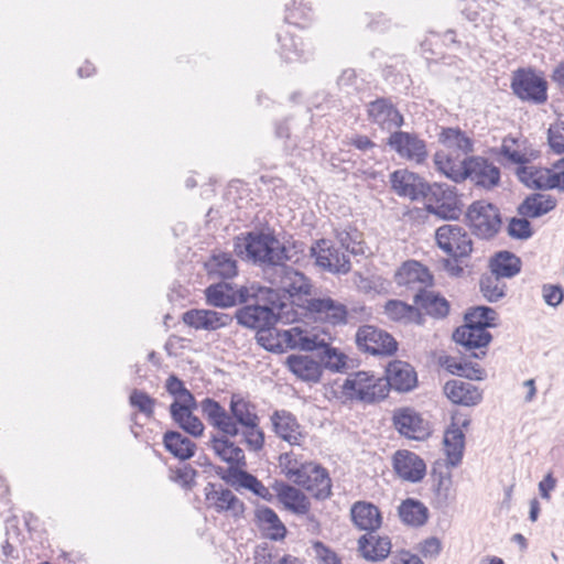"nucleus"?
I'll use <instances>...</instances> for the list:
<instances>
[{
    "label": "nucleus",
    "instance_id": "obj_42",
    "mask_svg": "<svg viewBox=\"0 0 564 564\" xmlns=\"http://www.w3.org/2000/svg\"><path fill=\"white\" fill-rule=\"evenodd\" d=\"M438 141L449 150L468 154L474 152V141L460 128H442L438 134Z\"/></svg>",
    "mask_w": 564,
    "mask_h": 564
},
{
    "label": "nucleus",
    "instance_id": "obj_50",
    "mask_svg": "<svg viewBox=\"0 0 564 564\" xmlns=\"http://www.w3.org/2000/svg\"><path fill=\"white\" fill-rule=\"evenodd\" d=\"M335 236L339 242V248L344 252L352 256L365 254V242L361 239V234L356 228L349 227V229L336 230Z\"/></svg>",
    "mask_w": 564,
    "mask_h": 564
},
{
    "label": "nucleus",
    "instance_id": "obj_25",
    "mask_svg": "<svg viewBox=\"0 0 564 564\" xmlns=\"http://www.w3.org/2000/svg\"><path fill=\"white\" fill-rule=\"evenodd\" d=\"M254 522L264 536L271 541H282L288 534L286 527L280 520L278 513L270 507H257Z\"/></svg>",
    "mask_w": 564,
    "mask_h": 564
},
{
    "label": "nucleus",
    "instance_id": "obj_29",
    "mask_svg": "<svg viewBox=\"0 0 564 564\" xmlns=\"http://www.w3.org/2000/svg\"><path fill=\"white\" fill-rule=\"evenodd\" d=\"M394 281L398 285L412 288L420 283L424 286L433 285L434 278L427 267L415 260L405 261L395 272Z\"/></svg>",
    "mask_w": 564,
    "mask_h": 564
},
{
    "label": "nucleus",
    "instance_id": "obj_2",
    "mask_svg": "<svg viewBox=\"0 0 564 564\" xmlns=\"http://www.w3.org/2000/svg\"><path fill=\"white\" fill-rule=\"evenodd\" d=\"M234 252L241 260L265 269H278L291 260L289 250L273 231L250 230L234 239Z\"/></svg>",
    "mask_w": 564,
    "mask_h": 564
},
{
    "label": "nucleus",
    "instance_id": "obj_45",
    "mask_svg": "<svg viewBox=\"0 0 564 564\" xmlns=\"http://www.w3.org/2000/svg\"><path fill=\"white\" fill-rule=\"evenodd\" d=\"M384 313L394 322H414L419 325L423 323V316L416 306L399 300H389L384 305Z\"/></svg>",
    "mask_w": 564,
    "mask_h": 564
},
{
    "label": "nucleus",
    "instance_id": "obj_58",
    "mask_svg": "<svg viewBox=\"0 0 564 564\" xmlns=\"http://www.w3.org/2000/svg\"><path fill=\"white\" fill-rule=\"evenodd\" d=\"M547 143L554 154H564V122L556 121L547 129Z\"/></svg>",
    "mask_w": 564,
    "mask_h": 564
},
{
    "label": "nucleus",
    "instance_id": "obj_59",
    "mask_svg": "<svg viewBox=\"0 0 564 564\" xmlns=\"http://www.w3.org/2000/svg\"><path fill=\"white\" fill-rule=\"evenodd\" d=\"M198 404L194 397V394L189 391L187 395L183 397L181 400H174L169 408L170 415H183V414H194V411L197 409Z\"/></svg>",
    "mask_w": 564,
    "mask_h": 564
},
{
    "label": "nucleus",
    "instance_id": "obj_7",
    "mask_svg": "<svg viewBox=\"0 0 564 564\" xmlns=\"http://www.w3.org/2000/svg\"><path fill=\"white\" fill-rule=\"evenodd\" d=\"M383 379L367 371L350 373L341 386L343 394L351 400L375 403L386 399Z\"/></svg>",
    "mask_w": 564,
    "mask_h": 564
},
{
    "label": "nucleus",
    "instance_id": "obj_22",
    "mask_svg": "<svg viewBox=\"0 0 564 564\" xmlns=\"http://www.w3.org/2000/svg\"><path fill=\"white\" fill-rule=\"evenodd\" d=\"M271 488L276 492V498L285 509L295 514H306L311 509L308 498L300 489L283 480H274Z\"/></svg>",
    "mask_w": 564,
    "mask_h": 564
},
{
    "label": "nucleus",
    "instance_id": "obj_44",
    "mask_svg": "<svg viewBox=\"0 0 564 564\" xmlns=\"http://www.w3.org/2000/svg\"><path fill=\"white\" fill-rule=\"evenodd\" d=\"M280 55L285 62L307 61L311 52L304 48L300 37L290 33L279 34Z\"/></svg>",
    "mask_w": 564,
    "mask_h": 564
},
{
    "label": "nucleus",
    "instance_id": "obj_24",
    "mask_svg": "<svg viewBox=\"0 0 564 564\" xmlns=\"http://www.w3.org/2000/svg\"><path fill=\"white\" fill-rule=\"evenodd\" d=\"M307 311L318 315L332 325H341L348 322L346 305L330 297H315L307 301Z\"/></svg>",
    "mask_w": 564,
    "mask_h": 564
},
{
    "label": "nucleus",
    "instance_id": "obj_37",
    "mask_svg": "<svg viewBox=\"0 0 564 564\" xmlns=\"http://www.w3.org/2000/svg\"><path fill=\"white\" fill-rule=\"evenodd\" d=\"M456 417H453L452 424L444 433V447L447 456V464L456 467L462 463L464 448H465V434L462 429L455 423Z\"/></svg>",
    "mask_w": 564,
    "mask_h": 564
},
{
    "label": "nucleus",
    "instance_id": "obj_17",
    "mask_svg": "<svg viewBox=\"0 0 564 564\" xmlns=\"http://www.w3.org/2000/svg\"><path fill=\"white\" fill-rule=\"evenodd\" d=\"M392 421L395 430L408 438L423 441L431 434L429 423L411 408L397 409Z\"/></svg>",
    "mask_w": 564,
    "mask_h": 564
},
{
    "label": "nucleus",
    "instance_id": "obj_62",
    "mask_svg": "<svg viewBox=\"0 0 564 564\" xmlns=\"http://www.w3.org/2000/svg\"><path fill=\"white\" fill-rule=\"evenodd\" d=\"M228 468L225 474L221 475V479L229 486L237 490L241 488L243 480L246 479L249 471L245 470L246 465L228 464Z\"/></svg>",
    "mask_w": 564,
    "mask_h": 564
},
{
    "label": "nucleus",
    "instance_id": "obj_8",
    "mask_svg": "<svg viewBox=\"0 0 564 564\" xmlns=\"http://www.w3.org/2000/svg\"><path fill=\"white\" fill-rule=\"evenodd\" d=\"M310 256L315 264L334 274H347L351 270L349 257L329 239H318L310 248Z\"/></svg>",
    "mask_w": 564,
    "mask_h": 564
},
{
    "label": "nucleus",
    "instance_id": "obj_32",
    "mask_svg": "<svg viewBox=\"0 0 564 564\" xmlns=\"http://www.w3.org/2000/svg\"><path fill=\"white\" fill-rule=\"evenodd\" d=\"M453 340L467 350H473L487 347L492 340V335L487 329L465 322L454 330Z\"/></svg>",
    "mask_w": 564,
    "mask_h": 564
},
{
    "label": "nucleus",
    "instance_id": "obj_18",
    "mask_svg": "<svg viewBox=\"0 0 564 564\" xmlns=\"http://www.w3.org/2000/svg\"><path fill=\"white\" fill-rule=\"evenodd\" d=\"M300 477L297 486L310 491L314 498L325 500L332 495V480L326 468L321 464L307 463L305 474Z\"/></svg>",
    "mask_w": 564,
    "mask_h": 564
},
{
    "label": "nucleus",
    "instance_id": "obj_61",
    "mask_svg": "<svg viewBox=\"0 0 564 564\" xmlns=\"http://www.w3.org/2000/svg\"><path fill=\"white\" fill-rule=\"evenodd\" d=\"M242 437L251 451L259 452L264 446V432L260 429L259 424H257V427H243Z\"/></svg>",
    "mask_w": 564,
    "mask_h": 564
},
{
    "label": "nucleus",
    "instance_id": "obj_31",
    "mask_svg": "<svg viewBox=\"0 0 564 564\" xmlns=\"http://www.w3.org/2000/svg\"><path fill=\"white\" fill-rule=\"evenodd\" d=\"M285 365L302 381L312 383L321 381L323 375L322 365L308 356L290 355L285 360Z\"/></svg>",
    "mask_w": 564,
    "mask_h": 564
},
{
    "label": "nucleus",
    "instance_id": "obj_16",
    "mask_svg": "<svg viewBox=\"0 0 564 564\" xmlns=\"http://www.w3.org/2000/svg\"><path fill=\"white\" fill-rule=\"evenodd\" d=\"M555 169L539 166H518L516 175L518 180L528 188L536 191L557 189L562 192L558 173Z\"/></svg>",
    "mask_w": 564,
    "mask_h": 564
},
{
    "label": "nucleus",
    "instance_id": "obj_46",
    "mask_svg": "<svg viewBox=\"0 0 564 564\" xmlns=\"http://www.w3.org/2000/svg\"><path fill=\"white\" fill-rule=\"evenodd\" d=\"M434 163L438 171L455 183H460L467 180V158L457 164L448 155L442 152H436L434 155Z\"/></svg>",
    "mask_w": 564,
    "mask_h": 564
},
{
    "label": "nucleus",
    "instance_id": "obj_20",
    "mask_svg": "<svg viewBox=\"0 0 564 564\" xmlns=\"http://www.w3.org/2000/svg\"><path fill=\"white\" fill-rule=\"evenodd\" d=\"M390 183L392 189L399 196L409 197L412 200H416L420 197L423 198L425 187L429 186V183L419 174L409 172L408 170H398L391 173Z\"/></svg>",
    "mask_w": 564,
    "mask_h": 564
},
{
    "label": "nucleus",
    "instance_id": "obj_53",
    "mask_svg": "<svg viewBox=\"0 0 564 564\" xmlns=\"http://www.w3.org/2000/svg\"><path fill=\"white\" fill-rule=\"evenodd\" d=\"M307 463L308 462L300 460L292 452L282 453L279 456V465L282 474L294 484H297L300 477H303L302 474H305Z\"/></svg>",
    "mask_w": 564,
    "mask_h": 564
},
{
    "label": "nucleus",
    "instance_id": "obj_14",
    "mask_svg": "<svg viewBox=\"0 0 564 564\" xmlns=\"http://www.w3.org/2000/svg\"><path fill=\"white\" fill-rule=\"evenodd\" d=\"M501 172L487 158L467 156V180L476 187L490 191L500 184Z\"/></svg>",
    "mask_w": 564,
    "mask_h": 564
},
{
    "label": "nucleus",
    "instance_id": "obj_41",
    "mask_svg": "<svg viewBox=\"0 0 564 564\" xmlns=\"http://www.w3.org/2000/svg\"><path fill=\"white\" fill-rule=\"evenodd\" d=\"M398 512L403 523L414 528L422 527L429 519V509L423 502L414 498L403 500Z\"/></svg>",
    "mask_w": 564,
    "mask_h": 564
},
{
    "label": "nucleus",
    "instance_id": "obj_60",
    "mask_svg": "<svg viewBox=\"0 0 564 564\" xmlns=\"http://www.w3.org/2000/svg\"><path fill=\"white\" fill-rule=\"evenodd\" d=\"M241 488L251 491L253 495L268 502L273 501L274 496L270 492L269 488H267L254 475L250 473H248Z\"/></svg>",
    "mask_w": 564,
    "mask_h": 564
},
{
    "label": "nucleus",
    "instance_id": "obj_36",
    "mask_svg": "<svg viewBox=\"0 0 564 564\" xmlns=\"http://www.w3.org/2000/svg\"><path fill=\"white\" fill-rule=\"evenodd\" d=\"M163 446L174 458L182 462L192 458L196 453V444L175 430H169L163 434Z\"/></svg>",
    "mask_w": 564,
    "mask_h": 564
},
{
    "label": "nucleus",
    "instance_id": "obj_63",
    "mask_svg": "<svg viewBox=\"0 0 564 564\" xmlns=\"http://www.w3.org/2000/svg\"><path fill=\"white\" fill-rule=\"evenodd\" d=\"M542 296L549 306L556 307L564 300V289L560 284H543Z\"/></svg>",
    "mask_w": 564,
    "mask_h": 564
},
{
    "label": "nucleus",
    "instance_id": "obj_40",
    "mask_svg": "<svg viewBox=\"0 0 564 564\" xmlns=\"http://www.w3.org/2000/svg\"><path fill=\"white\" fill-rule=\"evenodd\" d=\"M490 272L502 278L510 279L521 271V260L511 251H498L489 260Z\"/></svg>",
    "mask_w": 564,
    "mask_h": 564
},
{
    "label": "nucleus",
    "instance_id": "obj_5",
    "mask_svg": "<svg viewBox=\"0 0 564 564\" xmlns=\"http://www.w3.org/2000/svg\"><path fill=\"white\" fill-rule=\"evenodd\" d=\"M510 88L523 102L543 105L547 101L549 84L542 72L532 67H520L512 72Z\"/></svg>",
    "mask_w": 564,
    "mask_h": 564
},
{
    "label": "nucleus",
    "instance_id": "obj_43",
    "mask_svg": "<svg viewBox=\"0 0 564 564\" xmlns=\"http://www.w3.org/2000/svg\"><path fill=\"white\" fill-rule=\"evenodd\" d=\"M321 359L322 369L326 368L334 372H341L347 365V356L338 348L330 346L324 338L318 336V347L315 349Z\"/></svg>",
    "mask_w": 564,
    "mask_h": 564
},
{
    "label": "nucleus",
    "instance_id": "obj_15",
    "mask_svg": "<svg viewBox=\"0 0 564 564\" xmlns=\"http://www.w3.org/2000/svg\"><path fill=\"white\" fill-rule=\"evenodd\" d=\"M383 379L386 398L391 389L398 392H410L417 386L415 369L402 360H393L386 368Z\"/></svg>",
    "mask_w": 564,
    "mask_h": 564
},
{
    "label": "nucleus",
    "instance_id": "obj_47",
    "mask_svg": "<svg viewBox=\"0 0 564 564\" xmlns=\"http://www.w3.org/2000/svg\"><path fill=\"white\" fill-rule=\"evenodd\" d=\"M209 275L231 279L237 275V261L229 253L214 254L206 263Z\"/></svg>",
    "mask_w": 564,
    "mask_h": 564
},
{
    "label": "nucleus",
    "instance_id": "obj_55",
    "mask_svg": "<svg viewBox=\"0 0 564 564\" xmlns=\"http://www.w3.org/2000/svg\"><path fill=\"white\" fill-rule=\"evenodd\" d=\"M173 422L186 434L193 437L203 435L205 426L200 419L195 414L171 415Z\"/></svg>",
    "mask_w": 564,
    "mask_h": 564
},
{
    "label": "nucleus",
    "instance_id": "obj_64",
    "mask_svg": "<svg viewBox=\"0 0 564 564\" xmlns=\"http://www.w3.org/2000/svg\"><path fill=\"white\" fill-rule=\"evenodd\" d=\"M466 257H449L442 258L438 263L443 271H445L451 278H460L464 274V268L462 265L463 259Z\"/></svg>",
    "mask_w": 564,
    "mask_h": 564
},
{
    "label": "nucleus",
    "instance_id": "obj_33",
    "mask_svg": "<svg viewBox=\"0 0 564 564\" xmlns=\"http://www.w3.org/2000/svg\"><path fill=\"white\" fill-rule=\"evenodd\" d=\"M414 303L421 311L434 318H444L449 313V302L440 293L429 291L421 286L414 295Z\"/></svg>",
    "mask_w": 564,
    "mask_h": 564
},
{
    "label": "nucleus",
    "instance_id": "obj_52",
    "mask_svg": "<svg viewBox=\"0 0 564 564\" xmlns=\"http://www.w3.org/2000/svg\"><path fill=\"white\" fill-rule=\"evenodd\" d=\"M464 319L473 326L487 329L496 326L497 312L490 306H476L465 313Z\"/></svg>",
    "mask_w": 564,
    "mask_h": 564
},
{
    "label": "nucleus",
    "instance_id": "obj_19",
    "mask_svg": "<svg viewBox=\"0 0 564 564\" xmlns=\"http://www.w3.org/2000/svg\"><path fill=\"white\" fill-rule=\"evenodd\" d=\"M182 321L192 328L213 332L229 326L234 317L213 310L191 308L183 313Z\"/></svg>",
    "mask_w": 564,
    "mask_h": 564
},
{
    "label": "nucleus",
    "instance_id": "obj_6",
    "mask_svg": "<svg viewBox=\"0 0 564 564\" xmlns=\"http://www.w3.org/2000/svg\"><path fill=\"white\" fill-rule=\"evenodd\" d=\"M465 216L471 232L482 240L495 238L502 226L500 209L495 204L482 199L471 203Z\"/></svg>",
    "mask_w": 564,
    "mask_h": 564
},
{
    "label": "nucleus",
    "instance_id": "obj_23",
    "mask_svg": "<svg viewBox=\"0 0 564 564\" xmlns=\"http://www.w3.org/2000/svg\"><path fill=\"white\" fill-rule=\"evenodd\" d=\"M246 289L247 285L237 286L229 282L214 283L205 290L206 301L214 307H234L242 303L239 301V294Z\"/></svg>",
    "mask_w": 564,
    "mask_h": 564
},
{
    "label": "nucleus",
    "instance_id": "obj_9",
    "mask_svg": "<svg viewBox=\"0 0 564 564\" xmlns=\"http://www.w3.org/2000/svg\"><path fill=\"white\" fill-rule=\"evenodd\" d=\"M359 350L373 356H392L398 350V341L388 332L373 325H362L355 336Z\"/></svg>",
    "mask_w": 564,
    "mask_h": 564
},
{
    "label": "nucleus",
    "instance_id": "obj_26",
    "mask_svg": "<svg viewBox=\"0 0 564 564\" xmlns=\"http://www.w3.org/2000/svg\"><path fill=\"white\" fill-rule=\"evenodd\" d=\"M350 517L356 528L368 533L376 532L382 523L379 508L368 501L355 502L350 508Z\"/></svg>",
    "mask_w": 564,
    "mask_h": 564
},
{
    "label": "nucleus",
    "instance_id": "obj_30",
    "mask_svg": "<svg viewBox=\"0 0 564 564\" xmlns=\"http://www.w3.org/2000/svg\"><path fill=\"white\" fill-rule=\"evenodd\" d=\"M273 431L283 441L291 445L300 444L303 436L300 429L301 425L294 414L286 410H275L271 415Z\"/></svg>",
    "mask_w": 564,
    "mask_h": 564
},
{
    "label": "nucleus",
    "instance_id": "obj_39",
    "mask_svg": "<svg viewBox=\"0 0 564 564\" xmlns=\"http://www.w3.org/2000/svg\"><path fill=\"white\" fill-rule=\"evenodd\" d=\"M556 204V199L551 195L533 193L517 207V213L523 217L539 218L553 210Z\"/></svg>",
    "mask_w": 564,
    "mask_h": 564
},
{
    "label": "nucleus",
    "instance_id": "obj_27",
    "mask_svg": "<svg viewBox=\"0 0 564 564\" xmlns=\"http://www.w3.org/2000/svg\"><path fill=\"white\" fill-rule=\"evenodd\" d=\"M444 393L453 403L464 406L477 405L482 400V393L475 384L458 379L447 381Z\"/></svg>",
    "mask_w": 564,
    "mask_h": 564
},
{
    "label": "nucleus",
    "instance_id": "obj_28",
    "mask_svg": "<svg viewBox=\"0 0 564 564\" xmlns=\"http://www.w3.org/2000/svg\"><path fill=\"white\" fill-rule=\"evenodd\" d=\"M391 546L389 536L376 535L375 532L366 533L358 540V550L362 557L369 562L386 560L391 552Z\"/></svg>",
    "mask_w": 564,
    "mask_h": 564
},
{
    "label": "nucleus",
    "instance_id": "obj_54",
    "mask_svg": "<svg viewBox=\"0 0 564 564\" xmlns=\"http://www.w3.org/2000/svg\"><path fill=\"white\" fill-rule=\"evenodd\" d=\"M129 403L147 417L151 419L154 414L156 400L143 390L133 389L129 395Z\"/></svg>",
    "mask_w": 564,
    "mask_h": 564
},
{
    "label": "nucleus",
    "instance_id": "obj_38",
    "mask_svg": "<svg viewBox=\"0 0 564 564\" xmlns=\"http://www.w3.org/2000/svg\"><path fill=\"white\" fill-rule=\"evenodd\" d=\"M280 336L282 344L284 343L290 349L315 351L318 347V335L301 326L281 330Z\"/></svg>",
    "mask_w": 564,
    "mask_h": 564
},
{
    "label": "nucleus",
    "instance_id": "obj_35",
    "mask_svg": "<svg viewBox=\"0 0 564 564\" xmlns=\"http://www.w3.org/2000/svg\"><path fill=\"white\" fill-rule=\"evenodd\" d=\"M229 434L212 435L208 445L227 464L247 465L245 452L230 440Z\"/></svg>",
    "mask_w": 564,
    "mask_h": 564
},
{
    "label": "nucleus",
    "instance_id": "obj_3",
    "mask_svg": "<svg viewBox=\"0 0 564 564\" xmlns=\"http://www.w3.org/2000/svg\"><path fill=\"white\" fill-rule=\"evenodd\" d=\"M199 405L207 422L223 434L237 436L240 432L239 425L257 427V424L260 423L257 406L237 393L230 398L229 412L218 401L209 397L205 398Z\"/></svg>",
    "mask_w": 564,
    "mask_h": 564
},
{
    "label": "nucleus",
    "instance_id": "obj_57",
    "mask_svg": "<svg viewBox=\"0 0 564 564\" xmlns=\"http://www.w3.org/2000/svg\"><path fill=\"white\" fill-rule=\"evenodd\" d=\"M528 217H512L509 220L507 232L513 239L528 240L534 234Z\"/></svg>",
    "mask_w": 564,
    "mask_h": 564
},
{
    "label": "nucleus",
    "instance_id": "obj_13",
    "mask_svg": "<svg viewBox=\"0 0 564 564\" xmlns=\"http://www.w3.org/2000/svg\"><path fill=\"white\" fill-rule=\"evenodd\" d=\"M369 122L382 130L400 129L404 124V117L390 98L379 97L366 106Z\"/></svg>",
    "mask_w": 564,
    "mask_h": 564
},
{
    "label": "nucleus",
    "instance_id": "obj_10",
    "mask_svg": "<svg viewBox=\"0 0 564 564\" xmlns=\"http://www.w3.org/2000/svg\"><path fill=\"white\" fill-rule=\"evenodd\" d=\"M436 246L449 257H469L474 250L467 230L459 225H443L435 230Z\"/></svg>",
    "mask_w": 564,
    "mask_h": 564
},
{
    "label": "nucleus",
    "instance_id": "obj_11",
    "mask_svg": "<svg viewBox=\"0 0 564 564\" xmlns=\"http://www.w3.org/2000/svg\"><path fill=\"white\" fill-rule=\"evenodd\" d=\"M386 144L394 151L399 158L423 164L427 156L429 151L425 140L421 139L414 132L395 130L390 133Z\"/></svg>",
    "mask_w": 564,
    "mask_h": 564
},
{
    "label": "nucleus",
    "instance_id": "obj_1",
    "mask_svg": "<svg viewBox=\"0 0 564 564\" xmlns=\"http://www.w3.org/2000/svg\"><path fill=\"white\" fill-rule=\"evenodd\" d=\"M239 301L242 303L231 316L239 326L250 330H275L279 323L297 319L289 297L278 289L253 282L239 294Z\"/></svg>",
    "mask_w": 564,
    "mask_h": 564
},
{
    "label": "nucleus",
    "instance_id": "obj_21",
    "mask_svg": "<svg viewBox=\"0 0 564 564\" xmlns=\"http://www.w3.org/2000/svg\"><path fill=\"white\" fill-rule=\"evenodd\" d=\"M393 469L402 479L417 482L424 478L426 465L417 454L403 449L393 455Z\"/></svg>",
    "mask_w": 564,
    "mask_h": 564
},
{
    "label": "nucleus",
    "instance_id": "obj_34",
    "mask_svg": "<svg viewBox=\"0 0 564 564\" xmlns=\"http://www.w3.org/2000/svg\"><path fill=\"white\" fill-rule=\"evenodd\" d=\"M281 273V289H279L285 296L286 293L293 297L296 295H307L311 293V283L304 273L295 270L294 268L282 264L276 269Z\"/></svg>",
    "mask_w": 564,
    "mask_h": 564
},
{
    "label": "nucleus",
    "instance_id": "obj_12",
    "mask_svg": "<svg viewBox=\"0 0 564 564\" xmlns=\"http://www.w3.org/2000/svg\"><path fill=\"white\" fill-rule=\"evenodd\" d=\"M208 508L218 513L229 512L235 519L245 518L246 505L230 489L208 482L204 488Z\"/></svg>",
    "mask_w": 564,
    "mask_h": 564
},
{
    "label": "nucleus",
    "instance_id": "obj_56",
    "mask_svg": "<svg viewBox=\"0 0 564 564\" xmlns=\"http://www.w3.org/2000/svg\"><path fill=\"white\" fill-rule=\"evenodd\" d=\"M281 330H261L256 332L257 344L270 352L280 354L284 351V346L281 339Z\"/></svg>",
    "mask_w": 564,
    "mask_h": 564
},
{
    "label": "nucleus",
    "instance_id": "obj_48",
    "mask_svg": "<svg viewBox=\"0 0 564 564\" xmlns=\"http://www.w3.org/2000/svg\"><path fill=\"white\" fill-rule=\"evenodd\" d=\"M507 285L502 278L489 272L481 274L479 290L482 296L490 303H496L506 296Z\"/></svg>",
    "mask_w": 564,
    "mask_h": 564
},
{
    "label": "nucleus",
    "instance_id": "obj_51",
    "mask_svg": "<svg viewBox=\"0 0 564 564\" xmlns=\"http://www.w3.org/2000/svg\"><path fill=\"white\" fill-rule=\"evenodd\" d=\"M431 476L433 478V490L435 496V502L437 507H447L449 500L452 499L451 487H452V476L449 473L436 471L434 467L432 469Z\"/></svg>",
    "mask_w": 564,
    "mask_h": 564
},
{
    "label": "nucleus",
    "instance_id": "obj_4",
    "mask_svg": "<svg viewBox=\"0 0 564 564\" xmlns=\"http://www.w3.org/2000/svg\"><path fill=\"white\" fill-rule=\"evenodd\" d=\"M425 210L442 220H458L464 204L456 188L446 183H433L425 187Z\"/></svg>",
    "mask_w": 564,
    "mask_h": 564
},
{
    "label": "nucleus",
    "instance_id": "obj_49",
    "mask_svg": "<svg viewBox=\"0 0 564 564\" xmlns=\"http://www.w3.org/2000/svg\"><path fill=\"white\" fill-rule=\"evenodd\" d=\"M442 366L445 367L449 373L464 377L469 380H482L485 377V370L477 364L462 362L452 356H446L442 361Z\"/></svg>",
    "mask_w": 564,
    "mask_h": 564
}]
</instances>
